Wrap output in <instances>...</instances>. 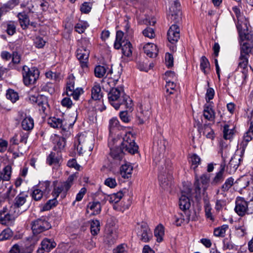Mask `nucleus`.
Listing matches in <instances>:
<instances>
[{
    "mask_svg": "<svg viewBox=\"0 0 253 253\" xmlns=\"http://www.w3.org/2000/svg\"><path fill=\"white\" fill-rule=\"evenodd\" d=\"M112 89L108 94L110 103L116 109L124 106L128 111H131L133 106L132 100L124 93L123 88L111 87Z\"/></svg>",
    "mask_w": 253,
    "mask_h": 253,
    "instance_id": "obj_1",
    "label": "nucleus"
},
{
    "mask_svg": "<svg viewBox=\"0 0 253 253\" xmlns=\"http://www.w3.org/2000/svg\"><path fill=\"white\" fill-rule=\"evenodd\" d=\"M116 145L119 144L125 152L130 154H135L137 152L138 146L134 142V137L133 134L130 132H127L122 138L120 136L116 138Z\"/></svg>",
    "mask_w": 253,
    "mask_h": 253,
    "instance_id": "obj_2",
    "label": "nucleus"
},
{
    "mask_svg": "<svg viewBox=\"0 0 253 253\" xmlns=\"http://www.w3.org/2000/svg\"><path fill=\"white\" fill-rule=\"evenodd\" d=\"M75 146L79 155L89 154L93 148V140L84 134H80L76 137Z\"/></svg>",
    "mask_w": 253,
    "mask_h": 253,
    "instance_id": "obj_3",
    "label": "nucleus"
},
{
    "mask_svg": "<svg viewBox=\"0 0 253 253\" xmlns=\"http://www.w3.org/2000/svg\"><path fill=\"white\" fill-rule=\"evenodd\" d=\"M22 75L23 83L25 85L28 86L35 84L39 79L40 75L39 70L35 68H29L27 66H24L22 69Z\"/></svg>",
    "mask_w": 253,
    "mask_h": 253,
    "instance_id": "obj_4",
    "label": "nucleus"
},
{
    "mask_svg": "<svg viewBox=\"0 0 253 253\" xmlns=\"http://www.w3.org/2000/svg\"><path fill=\"white\" fill-rule=\"evenodd\" d=\"M232 9L238 20L236 27L238 30L239 37L241 38H246V32L245 30L248 29V21L241 14L240 9L238 7L234 6L232 8Z\"/></svg>",
    "mask_w": 253,
    "mask_h": 253,
    "instance_id": "obj_5",
    "label": "nucleus"
},
{
    "mask_svg": "<svg viewBox=\"0 0 253 253\" xmlns=\"http://www.w3.org/2000/svg\"><path fill=\"white\" fill-rule=\"evenodd\" d=\"M115 140L116 138L112 136L108 138V146L110 149L111 157L117 163L123 160L125 151L121 147H120V145H116Z\"/></svg>",
    "mask_w": 253,
    "mask_h": 253,
    "instance_id": "obj_6",
    "label": "nucleus"
},
{
    "mask_svg": "<svg viewBox=\"0 0 253 253\" xmlns=\"http://www.w3.org/2000/svg\"><path fill=\"white\" fill-rule=\"evenodd\" d=\"M137 236L140 241L144 243L149 242L153 238V234L146 223L142 222L136 227Z\"/></svg>",
    "mask_w": 253,
    "mask_h": 253,
    "instance_id": "obj_7",
    "label": "nucleus"
},
{
    "mask_svg": "<svg viewBox=\"0 0 253 253\" xmlns=\"http://www.w3.org/2000/svg\"><path fill=\"white\" fill-rule=\"evenodd\" d=\"M191 189L187 188L185 191H182L181 196L179 199V206L180 209L184 214L189 213V209L191 206L189 197L191 196Z\"/></svg>",
    "mask_w": 253,
    "mask_h": 253,
    "instance_id": "obj_8",
    "label": "nucleus"
},
{
    "mask_svg": "<svg viewBox=\"0 0 253 253\" xmlns=\"http://www.w3.org/2000/svg\"><path fill=\"white\" fill-rule=\"evenodd\" d=\"M180 4L177 0H174L169 12V18L174 23L179 22L181 19V12L180 10Z\"/></svg>",
    "mask_w": 253,
    "mask_h": 253,
    "instance_id": "obj_9",
    "label": "nucleus"
},
{
    "mask_svg": "<svg viewBox=\"0 0 253 253\" xmlns=\"http://www.w3.org/2000/svg\"><path fill=\"white\" fill-rule=\"evenodd\" d=\"M120 76L121 73L119 71H114L112 68L111 67L110 70H108L107 75H106L108 79H104L103 81V87H107V85L110 87H114L117 84Z\"/></svg>",
    "mask_w": 253,
    "mask_h": 253,
    "instance_id": "obj_10",
    "label": "nucleus"
},
{
    "mask_svg": "<svg viewBox=\"0 0 253 253\" xmlns=\"http://www.w3.org/2000/svg\"><path fill=\"white\" fill-rule=\"evenodd\" d=\"M50 227L49 223L43 218H39L32 223V229L35 234H40Z\"/></svg>",
    "mask_w": 253,
    "mask_h": 253,
    "instance_id": "obj_11",
    "label": "nucleus"
},
{
    "mask_svg": "<svg viewBox=\"0 0 253 253\" xmlns=\"http://www.w3.org/2000/svg\"><path fill=\"white\" fill-rule=\"evenodd\" d=\"M89 54V50L84 46L80 47L77 50V57L80 61L81 67L85 70L88 69Z\"/></svg>",
    "mask_w": 253,
    "mask_h": 253,
    "instance_id": "obj_12",
    "label": "nucleus"
},
{
    "mask_svg": "<svg viewBox=\"0 0 253 253\" xmlns=\"http://www.w3.org/2000/svg\"><path fill=\"white\" fill-rule=\"evenodd\" d=\"M249 35L246 33V38H241L240 42V55L250 56L253 50V42L249 40Z\"/></svg>",
    "mask_w": 253,
    "mask_h": 253,
    "instance_id": "obj_13",
    "label": "nucleus"
},
{
    "mask_svg": "<svg viewBox=\"0 0 253 253\" xmlns=\"http://www.w3.org/2000/svg\"><path fill=\"white\" fill-rule=\"evenodd\" d=\"M109 136L114 138H118L120 136V130L123 129V127L120 125L119 120L116 118H113L109 121Z\"/></svg>",
    "mask_w": 253,
    "mask_h": 253,
    "instance_id": "obj_14",
    "label": "nucleus"
},
{
    "mask_svg": "<svg viewBox=\"0 0 253 253\" xmlns=\"http://www.w3.org/2000/svg\"><path fill=\"white\" fill-rule=\"evenodd\" d=\"M30 100L32 102L37 103L40 111H42L43 113H46L49 109V105L47 97L45 95H40L37 97L31 96Z\"/></svg>",
    "mask_w": 253,
    "mask_h": 253,
    "instance_id": "obj_15",
    "label": "nucleus"
},
{
    "mask_svg": "<svg viewBox=\"0 0 253 253\" xmlns=\"http://www.w3.org/2000/svg\"><path fill=\"white\" fill-rule=\"evenodd\" d=\"M248 204L244 198L238 197L236 200L235 211L239 216H244L248 211Z\"/></svg>",
    "mask_w": 253,
    "mask_h": 253,
    "instance_id": "obj_16",
    "label": "nucleus"
},
{
    "mask_svg": "<svg viewBox=\"0 0 253 253\" xmlns=\"http://www.w3.org/2000/svg\"><path fill=\"white\" fill-rule=\"evenodd\" d=\"M174 23L172 24L169 28L168 34V39L171 43L176 42L179 39V26Z\"/></svg>",
    "mask_w": 253,
    "mask_h": 253,
    "instance_id": "obj_17",
    "label": "nucleus"
},
{
    "mask_svg": "<svg viewBox=\"0 0 253 253\" xmlns=\"http://www.w3.org/2000/svg\"><path fill=\"white\" fill-rule=\"evenodd\" d=\"M14 217L10 214L6 208H3L0 212V223L5 226L13 225L14 221Z\"/></svg>",
    "mask_w": 253,
    "mask_h": 253,
    "instance_id": "obj_18",
    "label": "nucleus"
},
{
    "mask_svg": "<svg viewBox=\"0 0 253 253\" xmlns=\"http://www.w3.org/2000/svg\"><path fill=\"white\" fill-rule=\"evenodd\" d=\"M209 179V177L205 174H203L199 179L196 178L194 183L196 192L200 193L201 188H203L204 191H206L208 186Z\"/></svg>",
    "mask_w": 253,
    "mask_h": 253,
    "instance_id": "obj_19",
    "label": "nucleus"
},
{
    "mask_svg": "<svg viewBox=\"0 0 253 253\" xmlns=\"http://www.w3.org/2000/svg\"><path fill=\"white\" fill-rule=\"evenodd\" d=\"M203 115L204 118L209 121L214 122L215 113L211 103H208L204 105Z\"/></svg>",
    "mask_w": 253,
    "mask_h": 253,
    "instance_id": "obj_20",
    "label": "nucleus"
},
{
    "mask_svg": "<svg viewBox=\"0 0 253 253\" xmlns=\"http://www.w3.org/2000/svg\"><path fill=\"white\" fill-rule=\"evenodd\" d=\"M144 52L150 57H155L158 54L157 45L151 43H147L144 47Z\"/></svg>",
    "mask_w": 253,
    "mask_h": 253,
    "instance_id": "obj_21",
    "label": "nucleus"
},
{
    "mask_svg": "<svg viewBox=\"0 0 253 253\" xmlns=\"http://www.w3.org/2000/svg\"><path fill=\"white\" fill-rule=\"evenodd\" d=\"M160 186L164 189H167L171 184L172 178L169 174H161L159 175Z\"/></svg>",
    "mask_w": 253,
    "mask_h": 253,
    "instance_id": "obj_22",
    "label": "nucleus"
},
{
    "mask_svg": "<svg viewBox=\"0 0 253 253\" xmlns=\"http://www.w3.org/2000/svg\"><path fill=\"white\" fill-rule=\"evenodd\" d=\"M28 197L25 192H21L15 198L13 206L14 208H19L24 205Z\"/></svg>",
    "mask_w": 253,
    "mask_h": 253,
    "instance_id": "obj_23",
    "label": "nucleus"
},
{
    "mask_svg": "<svg viewBox=\"0 0 253 253\" xmlns=\"http://www.w3.org/2000/svg\"><path fill=\"white\" fill-rule=\"evenodd\" d=\"M78 175L77 172L72 174L65 181L60 183L64 189L65 193H66L73 185L74 181L78 178Z\"/></svg>",
    "mask_w": 253,
    "mask_h": 253,
    "instance_id": "obj_24",
    "label": "nucleus"
},
{
    "mask_svg": "<svg viewBox=\"0 0 253 253\" xmlns=\"http://www.w3.org/2000/svg\"><path fill=\"white\" fill-rule=\"evenodd\" d=\"M199 131L200 133L206 136L207 138L213 139L214 138V133L213 129L211 128L210 124L205 125L199 127Z\"/></svg>",
    "mask_w": 253,
    "mask_h": 253,
    "instance_id": "obj_25",
    "label": "nucleus"
},
{
    "mask_svg": "<svg viewBox=\"0 0 253 253\" xmlns=\"http://www.w3.org/2000/svg\"><path fill=\"white\" fill-rule=\"evenodd\" d=\"M110 69L107 65L96 66L94 69L95 76L98 78H103L106 74L107 75V72Z\"/></svg>",
    "mask_w": 253,
    "mask_h": 253,
    "instance_id": "obj_26",
    "label": "nucleus"
},
{
    "mask_svg": "<svg viewBox=\"0 0 253 253\" xmlns=\"http://www.w3.org/2000/svg\"><path fill=\"white\" fill-rule=\"evenodd\" d=\"M151 112L149 110H144L142 107L139 108V111L137 113V118L139 124H144L147 121L150 116Z\"/></svg>",
    "mask_w": 253,
    "mask_h": 253,
    "instance_id": "obj_27",
    "label": "nucleus"
},
{
    "mask_svg": "<svg viewBox=\"0 0 253 253\" xmlns=\"http://www.w3.org/2000/svg\"><path fill=\"white\" fill-rule=\"evenodd\" d=\"M184 214L185 215L182 213H179L174 216V223L176 226H181L184 222L186 223L189 222L191 219L190 213Z\"/></svg>",
    "mask_w": 253,
    "mask_h": 253,
    "instance_id": "obj_28",
    "label": "nucleus"
},
{
    "mask_svg": "<svg viewBox=\"0 0 253 253\" xmlns=\"http://www.w3.org/2000/svg\"><path fill=\"white\" fill-rule=\"evenodd\" d=\"M225 162H222L220 164V170L219 172H218L214 178L213 179L211 184L213 185H216L220 183H221L224 179L223 173L225 170Z\"/></svg>",
    "mask_w": 253,
    "mask_h": 253,
    "instance_id": "obj_29",
    "label": "nucleus"
},
{
    "mask_svg": "<svg viewBox=\"0 0 253 253\" xmlns=\"http://www.w3.org/2000/svg\"><path fill=\"white\" fill-rule=\"evenodd\" d=\"M21 126L23 129L30 131L34 128V122L31 116H26L22 121Z\"/></svg>",
    "mask_w": 253,
    "mask_h": 253,
    "instance_id": "obj_30",
    "label": "nucleus"
},
{
    "mask_svg": "<svg viewBox=\"0 0 253 253\" xmlns=\"http://www.w3.org/2000/svg\"><path fill=\"white\" fill-rule=\"evenodd\" d=\"M241 159L239 155L237 154L233 155L227 166V168H229L231 171H235L240 164Z\"/></svg>",
    "mask_w": 253,
    "mask_h": 253,
    "instance_id": "obj_31",
    "label": "nucleus"
},
{
    "mask_svg": "<svg viewBox=\"0 0 253 253\" xmlns=\"http://www.w3.org/2000/svg\"><path fill=\"white\" fill-rule=\"evenodd\" d=\"M248 71L247 70H237V73L235 76L236 84H243L246 80Z\"/></svg>",
    "mask_w": 253,
    "mask_h": 253,
    "instance_id": "obj_32",
    "label": "nucleus"
},
{
    "mask_svg": "<svg viewBox=\"0 0 253 253\" xmlns=\"http://www.w3.org/2000/svg\"><path fill=\"white\" fill-rule=\"evenodd\" d=\"M133 170L132 166L129 164L123 165L121 168V174L125 178L130 177Z\"/></svg>",
    "mask_w": 253,
    "mask_h": 253,
    "instance_id": "obj_33",
    "label": "nucleus"
},
{
    "mask_svg": "<svg viewBox=\"0 0 253 253\" xmlns=\"http://www.w3.org/2000/svg\"><path fill=\"white\" fill-rule=\"evenodd\" d=\"M61 159V156L57 152H51L46 159V162L49 165H56L59 163Z\"/></svg>",
    "mask_w": 253,
    "mask_h": 253,
    "instance_id": "obj_34",
    "label": "nucleus"
},
{
    "mask_svg": "<svg viewBox=\"0 0 253 253\" xmlns=\"http://www.w3.org/2000/svg\"><path fill=\"white\" fill-rule=\"evenodd\" d=\"M11 167L7 165L2 169V171H0V182L1 181H8L11 177Z\"/></svg>",
    "mask_w": 253,
    "mask_h": 253,
    "instance_id": "obj_35",
    "label": "nucleus"
},
{
    "mask_svg": "<svg viewBox=\"0 0 253 253\" xmlns=\"http://www.w3.org/2000/svg\"><path fill=\"white\" fill-rule=\"evenodd\" d=\"M123 54L127 57H129L132 54V45L130 42L127 41H123L121 44Z\"/></svg>",
    "mask_w": 253,
    "mask_h": 253,
    "instance_id": "obj_36",
    "label": "nucleus"
},
{
    "mask_svg": "<svg viewBox=\"0 0 253 253\" xmlns=\"http://www.w3.org/2000/svg\"><path fill=\"white\" fill-rule=\"evenodd\" d=\"M43 250L48 252L56 247V243L52 240L44 239L41 243Z\"/></svg>",
    "mask_w": 253,
    "mask_h": 253,
    "instance_id": "obj_37",
    "label": "nucleus"
},
{
    "mask_svg": "<svg viewBox=\"0 0 253 253\" xmlns=\"http://www.w3.org/2000/svg\"><path fill=\"white\" fill-rule=\"evenodd\" d=\"M101 87L98 84H95L91 89V98L94 100H100L102 95L101 92Z\"/></svg>",
    "mask_w": 253,
    "mask_h": 253,
    "instance_id": "obj_38",
    "label": "nucleus"
},
{
    "mask_svg": "<svg viewBox=\"0 0 253 253\" xmlns=\"http://www.w3.org/2000/svg\"><path fill=\"white\" fill-rule=\"evenodd\" d=\"M65 139L63 137H56L54 139V149L58 152L64 149L65 146Z\"/></svg>",
    "mask_w": 253,
    "mask_h": 253,
    "instance_id": "obj_39",
    "label": "nucleus"
},
{
    "mask_svg": "<svg viewBox=\"0 0 253 253\" xmlns=\"http://www.w3.org/2000/svg\"><path fill=\"white\" fill-rule=\"evenodd\" d=\"M200 69L205 74H208L210 72V62L208 59L204 56H203L200 59Z\"/></svg>",
    "mask_w": 253,
    "mask_h": 253,
    "instance_id": "obj_40",
    "label": "nucleus"
},
{
    "mask_svg": "<svg viewBox=\"0 0 253 253\" xmlns=\"http://www.w3.org/2000/svg\"><path fill=\"white\" fill-rule=\"evenodd\" d=\"M249 57L240 55L239 57V61L237 69L241 70H247L248 65V59Z\"/></svg>",
    "mask_w": 253,
    "mask_h": 253,
    "instance_id": "obj_41",
    "label": "nucleus"
},
{
    "mask_svg": "<svg viewBox=\"0 0 253 253\" xmlns=\"http://www.w3.org/2000/svg\"><path fill=\"white\" fill-rule=\"evenodd\" d=\"M164 234V227L162 224H159L154 231V235L157 238V241L158 242L160 243L163 240Z\"/></svg>",
    "mask_w": 253,
    "mask_h": 253,
    "instance_id": "obj_42",
    "label": "nucleus"
},
{
    "mask_svg": "<svg viewBox=\"0 0 253 253\" xmlns=\"http://www.w3.org/2000/svg\"><path fill=\"white\" fill-rule=\"evenodd\" d=\"M63 120L56 117H50L48 120V124L53 128H61Z\"/></svg>",
    "mask_w": 253,
    "mask_h": 253,
    "instance_id": "obj_43",
    "label": "nucleus"
},
{
    "mask_svg": "<svg viewBox=\"0 0 253 253\" xmlns=\"http://www.w3.org/2000/svg\"><path fill=\"white\" fill-rule=\"evenodd\" d=\"M253 137V135H252L251 133L250 134L247 131L244 134L243 140L240 144V148L242 149V153L245 152L248 142L252 140Z\"/></svg>",
    "mask_w": 253,
    "mask_h": 253,
    "instance_id": "obj_44",
    "label": "nucleus"
},
{
    "mask_svg": "<svg viewBox=\"0 0 253 253\" xmlns=\"http://www.w3.org/2000/svg\"><path fill=\"white\" fill-rule=\"evenodd\" d=\"M223 137L225 139H230L232 138L234 132V127L230 128V126L228 124H225L223 126Z\"/></svg>",
    "mask_w": 253,
    "mask_h": 253,
    "instance_id": "obj_45",
    "label": "nucleus"
},
{
    "mask_svg": "<svg viewBox=\"0 0 253 253\" xmlns=\"http://www.w3.org/2000/svg\"><path fill=\"white\" fill-rule=\"evenodd\" d=\"M3 26L6 28L5 31L9 36L13 35L16 32V25L13 21H8Z\"/></svg>",
    "mask_w": 253,
    "mask_h": 253,
    "instance_id": "obj_46",
    "label": "nucleus"
},
{
    "mask_svg": "<svg viewBox=\"0 0 253 253\" xmlns=\"http://www.w3.org/2000/svg\"><path fill=\"white\" fill-rule=\"evenodd\" d=\"M43 194L42 189H41L39 187L36 186L33 188L31 196L34 200L38 201L42 199Z\"/></svg>",
    "mask_w": 253,
    "mask_h": 253,
    "instance_id": "obj_47",
    "label": "nucleus"
},
{
    "mask_svg": "<svg viewBox=\"0 0 253 253\" xmlns=\"http://www.w3.org/2000/svg\"><path fill=\"white\" fill-rule=\"evenodd\" d=\"M17 16L21 27L23 29L26 28L29 24V20L28 16L23 12L18 13Z\"/></svg>",
    "mask_w": 253,
    "mask_h": 253,
    "instance_id": "obj_48",
    "label": "nucleus"
},
{
    "mask_svg": "<svg viewBox=\"0 0 253 253\" xmlns=\"http://www.w3.org/2000/svg\"><path fill=\"white\" fill-rule=\"evenodd\" d=\"M87 208L93 211V214H97L101 211V206L99 202H93L89 203L87 206Z\"/></svg>",
    "mask_w": 253,
    "mask_h": 253,
    "instance_id": "obj_49",
    "label": "nucleus"
},
{
    "mask_svg": "<svg viewBox=\"0 0 253 253\" xmlns=\"http://www.w3.org/2000/svg\"><path fill=\"white\" fill-rule=\"evenodd\" d=\"M228 229V225L224 224L220 227L216 228L214 230L213 234L216 237H224L226 231Z\"/></svg>",
    "mask_w": 253,
    "mask_h": 253,
    "instance_id": "obj_50",
    "label": "nucleus"
},
{
    "mask_svg": "<svg viewBox=\"0 0 253 253\" xmlns=\"http://www.w3.org/2000/svg\"><path fill=\"white\" fill-rule=\"evenodd\" d=\"M100 222L98 220H92L90 223V231L93 235H96L100 231Z\"/></svg>",
    "mask_w": 253,
    "mask_h": 253,
    "instance_id": "obj_51",
    "label": "nucleus"
},
{
    "mask_svg": "<svg viewBox=\"0 0 253 253\" xmlns=\"http://www.w3.org/2000/svg\"><path fill=\"white\" fill-rule=\"evenodd\" d=\"M124 37V33L121 31H119L117 32L116 33V41L114 43V47L117 49H119L120 48L121 46V44L123 43V40Z\"/></svg>",
    "mask_w": 253,
    "mask_h": 253,
    "instance_id": "obj_52",
    "label": "nucleus"
},
{
    "mask_svg": "<svg viewBox=\"0 0 253 253\" xmlns=\"http://www.w3.org/2000/svg\"><path fill=\"white\" fill-rule=\"evenodd\" d=\"M89 26L88 24L85 21H79L75 26V29L76 32L82 34L84 32L85 29Z\"/></svg>",
    "mask_w": 253,
    "mask_h": 253,
    "instance_id": "obj_53",
    "label": "nucleus"
},
{
    "mask_svg": "<svg viewBox=\"0 0 253 253\" xmlns=\"http://www.w3.org/2000/svg\"><path fill=\"white\" fill-rule=\"evenodd\" d=\"M124 196V194L122 191H120L117 193H114L110 195L109 201L112 203H117Z\"/></svg>",
    "mask_w": 253,
    "mask_h": 253,
    "instance_id": "obj_54",
    "label": "nucleus"
},
{
    "mask_svg": "<svg viewBox=\"0 0 253 253\" xmlns=\"http://www.w3.org/2000/svg\"><path fill=\"white\" fill-rule=\"evenodd\" d=\"M13 232L10 228L3 230L0 234V241H4L9 239L12 237Z\"/></svg>",
    "mask_w": 253,
    "mask_h": 253,
    "instance_id": "obj_55",
    "label": "nucleus"
},
{
    "mask_svg": "<svg viewBox=\"0 0 253 253\" xmlns=\"http://www.w3.org/2000/svg\"><path fill=\"white\" fill-rule=\"evenodd\" d=\"M82 92V88L77 87L73 90L67 91V94L68 96H72L75 100H78Z\"/></svg>",
    "mask_w": 253,
    "mask_h": 253,
    "instance_id": "obj_56",
    "label": "nucleus"
},
{
    "mask_svg": "<svg viewBox=\"0 0 253 253\" xmlns=\"http://www.w3.org/2000/svg\"><path fill=\"white\" fill-rule=\"evenodd\" d=\"M17 194V190L16 188H14L13 186H10L6 193L5 196L9 200H11Z\"/></svg>",
    "mask_w": 253,
    "mask_h": 253,
    "instance_id": "obj_57",
    "label": "nucleus"
},
{
    "mask_svg": "<svg viewBox=\"0 0 253 253\" xmlns=\"http://www.w3.org/2000/svg\"><path fill=\"white\" fill-rule=\"evenodd\" d=\"M166 80L167 83L166 85L167 92H169L170 94H172L175 88L176 84L173 81H171L169 79H166Z\"/></svg>",
    "mask_w": 253,
    "mask_h": 253,
    "instance_id": "obj_58",
    "label": "nucleus"
},
{
    "mask_svg": "<svg viewBox=\"0 0 253 253\" xmlns=\"http://www.w3.org/2000/svg\"><path fill=\"white\" fill-rule=\"evenodd\" d=\"M62 192L65 193L64 189H63V188L62 186V185H61V184L59 183L57 185H55L54 187V188L51 194H52L53 198L56 199V198L57 197H58L59 194Z\"/></svg>",
    "mask_w": 253,
    "mask_h": 253,
    "instance_id": "obj_59",
    "label": "nucleus"
},
{
    "mask_svg": "<svg viewBox=\"0 0 253 253\" xmlns=\"http://www.w3.org/2000/svg\"><path fill=\"white\" fill-rule=\"evenodd\" d=\"M6 96L7 99L10 100L12 102H16L18 99V94L12 89L7 90Z\"/></svg>",
    "mask_w": 253,
    "mask_h": 253,
    "instance_id": "obj_60",
    "label": "nucleus"
},
{
    "mask_svg": "<svg viewBox=\"0 0 253 253\" xmlns=\"http://www.w3.org/2000/svg\"><path fill=\"white\" fill-rule=\"evenodd\" d=\"M200 157L196 154H193L190 157V162L194 169H195L200 165Z\"/></svg>",
    "mask_w": 253,
    "mask_h": 253,
    "instance_id": "obj_61",
    "label": "nucleus"
},
{
    "mask_svg": "<svg viewBox=\"0 0 253 253\" xmlns=\"http://www.w3.org/2000/svg\"><path fill=\"white\" fill-rule=\"evenodd\" d=\"M233 183L234 179L232 177L227 179L221 187L222 191L224 192L227 191L233 185Z\"/></svg>",
    "mask_w": 253,
    "mask_h": 253,
    "instance_id": "obj_62",
    "label": "nucleus"
},
{
    "mask_svg": "<svg viewBox=\"0 0 253 253\" xmlns=\"http://www.w3.org/2000/svg\"><path fill=\"white\" fill-rule=\"evenodd\" d=\"M237 234L240 236H244L246 234L247 228L244 225V222L239 224L235 227Z\"/></svg>",
    "mask_w": 253,
    "mask_h": 253,
    "instance_id": "obj_63",
    "label": "nucleus"
},
{
    "mask_svg": "<svg viewBox=\"0 0 253 253\" xmlns=\"http://www.w3.org/2000/svg\"><path fill=\"white\" fill-rule=\"evenodd\" d=\"M57 201L54 198L48 200L43 206V210L48 211L50 210L52 208L55 207L57 205Z\"/></svg>",
    "mask_w": 253,
    "mask_h": 253,
    "instance_id": "obj_64",
    "label": "nucleus"
}]
</instances>
